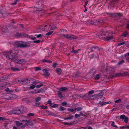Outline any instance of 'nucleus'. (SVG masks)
Segmentation results:
<instances>
[{"mask_svg":"<svg viewBox=\"0 0 129 129\" xmlns=\"http://www.w3.org/2000/svg\"><path fill=\"white\" fill-rule=\"evenodd\" d=\"M57 28L56 27H53L51 25L48 24L44 25H41L39 28V31H48L51 30H53Z\"/></svg>","mask_w":129,"mask_h":129,"instance_id":"obj_1","label":"nucleus"},{"mask_svg":"<svg viewBox=\"0 0 129 129\" xmlns=\"http://www.w3.org/2000/svg\"><path fill=\"white\" fill-rule=\"evenodd\" d=\"M22 81L25 84L28 85H31L34 84L36 81L33 78H29L25 79Z\"/></svg>","mask_w":129,"mask_h":129,"instance_id":"obj_2","label":"nucleus"},{"mask_svg":"<svg viewBox=\"0 0 129 129\" xmlns=\"http://www.w3.org/2000/svg\"><path fill=\"white\" fill-rule=\"evenodd\" d=\"M24 42L22 41H16L14 43V45L17 47L25 48L27 47V45L26 44L23 43Z\"/></svg>","mask_w":129,"mask_h":129,"instance_id":"obj_3","label":"nucleus"},{"mask_svg":"<svg viewBox=\"0 0 129 129\" xmlns=\"http://www.w3.org/2000/svg\"><path fill=\"white\" fill-rule=\"evenodd\" d=\"M16 37L18 38H22L25 37L28 38V35L24 33H17L15 35Z\"/></svg>","mask_w":129,"mask_h":129,"instance_id":"obj_4","label":"nucleus"},{"mask_svg":"<svg viewBox=\"0 0 129 129\" xmlns=\"http://www.w3.org/2000/svg\"><path fill=\"white\" fill-rule=\"evenodd\" d=\"M63 36L66 38L72 40L76 39L78 38L77 36L72 35H63Z\"/></svg>","mask_w":129,"mask_h":129,"instance_id":"obj_5","label":"nucleus"},{"mask_svg":"<svg viewBox=\"0 0 129 129\" xmlns=\"http://www.w3.org/2000/svg\"><path fill=\"white\" fill-rule=\"evenodd\" d=\"M16 108L17 112L16 113L17 114V115L21 113H24L26 110V108L23 107Z\"/></svg>","mask_w":129,"mask_h":129,"instance_id":"obj_6","label":"nucleus"},{"mask_svg":"<svg viewBox=\"0 0 129 129\" xmlns=\"http://www.w3.org/2000/svg\"><path fill=\"white\" fill-rule=\"evenodd\" d=\"M106 14L108 16L113 17L117 16H121V14L120 13H115L112 12H107Z\"/></svg>","mask_w":129,"mask_h":129,"instance_id":"obj_7","label":"nucleus"},{"mask_svg":"<svg viewBox=\"0 0 129 129\" xmlns=\"http://www.w3.org/2000/svg\"><path fill=\"white\" fill-rule=\"evenodd\" d=\"M15 62L16 63L23 64L25 62V60L23 59H16L15 60Z\"/></svg>","mask_w":129,"mask_h":129,"instance_id":"obj_8","label":"nucleus"},{"mask_svg":"<svg viewBox=\"0 0 129 129\" xmlns=\"http://www.w3.org/2000/svg\"><path fill=\"white\" fill-rule=\"evenodd\" d=\"M8 15L7 12L2 10L0 9V18H4L6 17Z\"/></svg>","mask_w":129,"mask_h":129,"instance_id":"obj_9","label":"nucleus"},{"mask_svg":"<svg viewBox=\"0 0 129 129\" xmlns=\"http://www.w3.org/2000/svg\"><path fill=\"white\" fill-rule=\"evenodd\" d=\"M100 50V48L97 46H93L91 47L90 50L91 51V52H92L94 51H98Z\"/></svg>","mask_w":129,"mask_h":129,"instance_id":"obj_10","label":"nucleus"},{"mask_svg":"<svg viewBox=\"0 0 129 129\" xmlns=\"http://www.w3.org/2000/svg\"><path fill=\"white\" fill-rule=\"evenodd\" d=\"M16 108L13 109L12 110L9 111L7 112V114L9 115H11L13 114H17L16 113L17 112Z\"/></svg>","mask_w":129,"mask_h":129,"instance_id":"obj_11","label":"nucleus"},{"mask_svg":"<svg viewBox=\"0 0 129 129\" xmlns=\"http://www.w3.org/2000/svg\"><path fill=\"white\" fill-rule=\"evenodd\" d=\"M17 53L16 52H14L12 53V54H11V56H10L9 57L10 58V59L11 60L13 59L14 58H15L17 57Z\"/></svg>","mask_w":129,"mask_h":129,"instance_id":"obj_12","label":"nucleus"},{"mask_svg":"<svg viewBox=\"0 0 129 129\" xmlns=\"http://www.w3.org/2000/svg\"><path fill=\"white\" fill-rule=\"evenodd\" d=\"M114 37L112 36H108L104 37V39L106 41H109L114 39Z\"/></svg>","mask_w":129,"mask_h":129,"instance_id":"obj_13","label":"nucleus"},{"mask_svg":"<svg viewBox=\"0 0 129 129\" xmlns=\"http://www.w3.org/2000/svg\"><path fill=\"white\" fill-rule=\"evenodd\" d=\"M94 92V90H91L90 91H89L88 93L84 95V96L86 97V98L88 99H89V97H88V96H89V95H90L92 94Z\"/></svg>","mask_w":129,"mask_h":129,"instance_id":"obj_14","label":"nucleus"},{"mask_svg":"<svg viewBox=\"0 0 129 129\" xmlns=\"http://www.w3.org/2000/svg\"><path fill=\"white\" fill-rule=\"evenodd\" d=\"M105 20L103 19H98L96 20V22L97 24H99L102 23H103L105 22Z\"/></svg>","mask_w":129,"mask_h":129,"instance_id":"obj_15","label":"nucleus"},{"mask_svg":"<svg viewBox=\"0 0 129 129\" xmlns=\"http://www.w3.org/2000/svg\"><path fill=\"white\" fill-rule=\"evenodd\" d=\"M14 52V50H12L10 51L9 52H8L7 53L6 55V57L7 58L10 59V58L9 57L10 56H11V54L12 53Z\"/></svg>","mask_w":129,"mask_h":129,"instance_id":"obj_16","label":"nucleus"},{"mask_svg":"<svg viewBox=\"0 0 129 129\" xmlns=\"http://www.w3.org/2000/svg\"><path fill=\"white\" fill-rule=\"evenodd\" d=\"M16 124L18 127L21 126L22 128H24L25 127V125H23L22 123H20L18 121L16 122Z\"/></svg>","mask_w":129,"mask_h":129,"instance_id":"obj_17","label":"nucleus"},{"mask_svg":"<svg viewBox=\"0 0 129 129\" xmlns=\"http://www.w3.org/2000/svg\"><path fill=\"white\" fill-rule=\"evenodd\" d=\"M17 97V95L15 94H11L9 96L8 99L13 100Z\"/></svg>","mask_w":129,"mask_h":129,"instance_id":"obj_18","label":"nucleus"},{"mask_svg":"<svg viewBox=\"0 0 129 129\" xmlns=\"http://www.w3.org/2000/svg\"><path fill=\"white\" fill-rule=\"evenodd\" d=\"M10 86V84H8L7 83L4 84H2L0 85V87H1V88L2 89H3L5 88H6L7 86Z\"/></svg>","mask_w":129,"mask_h":129,"instance_id":"obj_19","label":"nucleus"},{"mask_svg":"<svg viewBox=\"0 0 129 129\" xmlns=\"http://www.w3.org/2000/svg\"><path fill=\"white\" fill-rule=\"evenodd\" d=\"M67 110L69 111L70 113L72 112L73 113H75L76 112L75 111V109L74 108H68L67 109Z\"/></svg>","mask_w":129,"mask_h":129,"instance_id":"obj_20","label":"nucleus"},{"mask_svg":"<svg viewBox=\"0 0 129 129\" xmlns=\"http://www.w3.org/2000/svg\"><path fill=\"white\" fill-rule=\"evenodd\" d=\"M1 30L3 32L5 33L8 31V29L7 27L5 26H2Z\"/></svg>","mask_w":129,"mask_h":129,"instance_id":"obj_21","label":"nucleus"},{"mask_svg":"<svg viewBox=\"0 0 129 129\" xmlns=\"http://www.w3.org/2000/svg\"><path fill=\"white\" fill-rule=\"evenodd\" d=\"M106 70L108 72L111 73L114 71V69L111 67H109L107 68Z\"/></svg>","mask_w":129,"mask_h":129,"instance_id":"obj_22","label":"nucleus"},{"mask_svg":"<svg viewBox=\"0 0 129 129\" xmlns=\"http://www.w3.org/2000/svg\"><path fill=\"white\" fill-rule=\"evenodd\" d=\"M55 71L58 75H60L62 72L60 68H57L55 70Z\"/></svg>","mask_w":129,"mask_h":129,"instance_id":"obj_23","label":"nucleus"},{"mask_svg":"<svg viewBox=\"0 0 129 129\" xmlns=\"http://www.w3.org/2000/svg\"><path fill=\"white\" fill-rule=\"evenodd\" d=\"M22 119L21 120L23 121H26L27 122H29L25 116H23L22 117Z\"/></svg>","mask_w":129,"mask_h":129,"instance_id":"obj_24","label":"nucleus"},{"mask_svg":"<svg viewBox=\"0 0 129 129\" xmlns=\"http://www.w3.org/2000/svg\"><path fill=\"white\" fill-rule=\"evenodd\" d=\"M58 95L60 99L62 98L63 97V95L61 91H59L57 92Z\"/></svg>","mask_w":129,"mask_h":129,"instance_id":"obj_25","label":"nucleus"},{"mask_svg":"<svg viewBox=\"0 0 129 129\" xmlns=\"http://www.w3.org/2000/svg\"><path fill=\"white\" fill-rule=\"evenodd\" d=\"M74 116H73L70 115L69 117H67L64 118V119L66 120L68 119H71L73 118Z\"/></svg>","mask_w":129,"mask_h":129,"instance_id":"obj_26","label":"nucleus"},{"mask_svg":"<svg viewBox=\"0 0 129 129\" xmlns=\"http://www.w3.org/2000/svg\"><path fill=\"white\" fill-rule=\"evenodd\" d=\"M68 90V88L66 87H61L60 88L59 91H61L67 90Z\"/></svg>","mask_w":129,"mask_h":129,"instance_id":"obj_27","label":"nucleus"},{"mask_svg":"<svg viewBox=\"0 0 129 129\" xmlns=\"http://www.w3.org/2000/svg\"><path fill=\"white\" fill-rule=\"evenodd\" d=\"M11 69L12 70L14 71H18L20 70L19 69L14 67H11Z\"/></svg>","mask_w":129,"mask_h":129,"instance_id":"obj_28","label":"nucleus"},{"mask_svg":"<svg viewBox=\"0 0 129 129\" xmlns=\"http://www.w3.org/2000/svg\"><path fill=\"white\" fill-rule=\"evenodd\" d=\"M125 62L123 60L120 61L118 62V63L117 65V66H120L122 65Z\"/></svg>","mask_w":129,"mask_h":129,"instance_id":"obj_29","label":"nucleus"},{"mask_svg":"<svg viewBox=\"0 0 129 129\" xmlns=\"http://www.w3.org/2000/svg\"><path fill=\"white\" fill-rule=\"evenodd\" d=\"M95 71L94 70H91L90 71V72L89 73V75H91V77H92L94 75V74H95Z\"/></svg>","mask_w":129,"mask_h":129,"instance_id":"obj_30","label":"nucleus"},{"mask_svg":"<svg viewBox=\"0 0 129 129\" xmlns=\"http://www.w3.org/2000/svg\"><path fill=\"white\" fill-rule=\"evenodd\" d=\"M100 76L101 75L99 74H97L94 78L95 80H98L99 79Z\"/></svg>","mask_w":129,"mask_h":129,"instance_id":"obj_31","label":"nucleus"},{"mask_svg":"<svg viewBox=\"0 0 129 129\" xmlns=\"http://www.w3.org/2000/svg\"><path fill=\"white\" fill-rule=\"evenodd\" d=\"M128 35L129 33H127L126 31L124 32V33H123L122 34V36L124 37H126L127 35Z\"/></svg>","mask_w":129,"mask_h":129,"instance_id":"obj_32","label":"nucleus"},{"mask_svg":"<svg viewBox=\"0 0 129 129\" xmlns=\"http://www.w3.org/2000/svg\"><path fill=\"white\" fill-rule=\"evenodd\" d=\"M75 111L77 110V111H80L83 109V108L82 107H79L75 108Z\"/></svg>","mask_w":129,"mask_h":129,"instance_id":"obj_33","label":"nucleus"},{"mask_svg":"<svg viewBox=\"0 0 129 129\" xmlns=\"http://www.w3.org/2000/svg\"><path fill=\"white\" fill-rule=\"evenodd\" d=\"M66 109V108H64L62 106H60L59 109V110L60 111H64V110H65Z\"/></svg>","mask_w":129,"mask_h":129,"instance_id":"obj_34","label":"nucleus"},{"mask_svg":"<svg viewBox=\"0 0 129 129\" xmlns=\"http://www.w3.org/2000/svg\"><path fill=\"white\" fill-rule=\"evenodd\" d=\"M26 116V118L29 122L31 119V117H30L29 116H28L27 115V114L26 116Z\"/></svg>","mask_w":129,"mask_h":129,"instance_id":"obj_35","label":"nucleus"},{"mask_svg":"<svg viewBox=\"0 0 129 129\" xmlns=\"http://www.w3.org/2000/svg\"><path fill=\"white\" fill-rule=\"evenodd\" d=\"M126 44H126V42L125 41H124V42H122V43H121L119 44L118 45V46H121V45H123L124 44H126Z\"/></svg>","mask_w":129,"mask_h":129,"instance_id":"obj_36","label":"nucleus"},{"mask_svg":"<svg viewBox=\"0 0 129 129\" xmlns=\"http://www.w3.org/2000/svg\"><path fill=\"white\" fill-rule=\"evenodd\" d=\"M41 100V98L40 97H37L35 100V102H39Z\"/></svg>","mask_w":129,"mask_h":129,"instance_id":"obj_37","label":"nucleus"},{"mask_svg":"<svg viewBox=\"0 0 129 129\" xmlns=\"http://www.w3.org/2000/svg\"><path fill=\"white\" fill-rule=\"evenodd\" d=\"M125 118L124 119V122L126 123H127L128 122V117L126 116Z\"/></svg>","mask_w":129,"mask_h":129,"instance_id":"obj_38","label":"nucleus"},{"mask_svg":"<svg viewBox=\"0 0 129 129\" xmlns=\"http://www.w3.org/2000/svg\"><path fill=\"white\" fill-rule=\"evenodd\" d=\"M53 33V31H49L48 32L46 33V35L47 36H49V35H50L52 34Z\"/></svg>","mask_w":129,"mask_h":129,"instance_id":"obj_39","label":"nucleus"},{"mask_svg":"<svg viewBox=\"0 0 129 129\" xmlns=\"http://www.w3.org/2000/svg\"><path fill=\"white\" fill-rule=\"evenodd\" d=\"M40 107L42 109H46L48 108L47 106H44L43 105H42Z\"/></svg>","mask_w":129,"mask_h":129,"instance_id":"obj_40","label":"nucleus"},{"mask_svg":"<svg viewBox=\"0 0 129 129\" xmlns=\"http://www.w3.org/2000/svg\"><path fill=\"white\" fill-rule=\"evenodd\" d=\"M27 114V115L28 116H29L30 117L33 116H34V113H28Z\"/></svg>","mask_w":129,"mask_h":129,"instance_id":"obj_41","label":"nucleus"},{"mask_svg":"<svg viewBox=\"0 0 129 129\" xmlns=\"http://www.w3.org/2000/svg\"><path fill=\"white\" fill-rule=\"evenodd\" d=\"M44 74L46 77H48L50 75V74L48 72L44 73Z\"/></svg>","mask_w":129,"mask_h":129,"instance_id":"obj_42","label":"nucleus"},{"mask_svg":"<svg viewBox=\"0 0 129 129\" xmlns=\"http://www.w3.org/2000/svg\"><path fill=\"white\" fill-rule=\"evenodd\" d=\"M41 91V90L39 89L38 90H35L34 91V92L35 93H39Z\"/></svg>","mask_w":129,"mask_h":129,"instance_id":"obj_43","label":"nucleus"},{"mask_svg":"<svg viewBox=\"0 0 129 129\" xmlns=\"http://www.w3.org/2000/svg\"><path fill=\"white\" fill-rule=\"evenodd\" d=\"M62 105V106H67V103L66 101H64L61 103Z\"/></svg>","mask_w":129,"mask_h":129,"instance_id":"obj_44","label":"nucleus"},{"mask_svg":"<svg viewBox=\"0 0 129 129\" xmlns=\"http://www.w3.org/2000/svg\"><path fill=\"white\" fill-rule=\"evenodd\" d=\"M125 116L123 114L120 115V118L121 119L123 120L124 119Z\"/></svg>","mask_w":129,"mask_h":129,"instance_id":"obj_45","label":"nucleus"},{"mask_svg":"<svg viewBox=\"0 0 129 129\" xmlns=\"http://www.w3.org/2000/svg\"><path fill=\"white\" fill-rule=\"evenodd\" d=\"M43 84L42 83H40V85H38L36 86V87L37 88H39L42 86H43Z\"/></svg>","mask_w":129,"mask_h":129,"instance_id":"obj_46","label":"nucleus"},{"mask_svg":"<svg viewBox=\"0 0 129 129\" xmlns=\"http://www.w3.org/2000/svg\"><path fill=\"white\" fill-rule=\"evenodd\" d=\"M57 65V64L56 63H52V66L54 68H55L56 67Z\"/></svg>","mask_w":129,"mask_h":129,"instance_id":"obj_47","label":"nucleus"},{"mask_svg":"<svg viewBox=\"0 0 129 129\" xmlns=\"http://www.w3.org/2000/svg\"><path fill=\"white\" fill-rule=\"evenodd\" d=\"M59 106V105L57 104H54L52 106V108H56L57 107Z\"/></svg>","mask_w":129,"mask_h":129,"instance_id":"obj_48","label":"nucleus"},{"mask_svg":"<svg viewBox=\"0 0 129 129\" xmlns=\"http://www.w3.org/2000/svg\"><path fill=\"white\" fill-rule=\"evenodd\" d=\"M71 53H75V54H77L79 53L78 50H72L71 51Z\"/></svg>","mask_w":129,"mask_h":129,"instance_id":"obj_49","label":"nucleus"},{"mask_svg":"<svg viewBox=\"0 0 129 129\" xmlns=\"http://www.w3.org/2000/svg\"><path fill=\"white\" fill-rule=\"evenodd\" d=\"M96 20H91L90 22L91 24H97L96 22Z\"/></svg>","mask_w":129,"mask_h":129,"instance_id":"obj_50","label":"nucleus"},{"mask_svg":"<svg viewBox=\"0 0 129 129\" xmlns=\"http://www.w3.org/2000/svg\"><path fill=\"white\" fill-rule=\"evenodd\" d=\"M103 92H100L97 94H95V95L97 96H102L103 95Z\"/></svg>","mask_w":129,"mask_h":129,"instance_id":"obj_51","label":"nucleus"},{"mask_svg":"<svg viewBox=\"0 0 129 129\" xmlns=\"http://www.w3.org/2000/svg\"><path fill=\"white\" fill-rule=\"evenodd\" d=\"M41 69L40 67H37L35 68V70L36 71H40Z\"/></svg>","mask_w":129,"mask_h":129,"instance_id":"obj_52","label":"nucleus"},{"mask_svg":"<svg viewBox=\"0 0 129 129\" xmlns=\"http://www.w3.org/2000/svg\"><path fill=\"white\" fill-rule=\"evenodd\" d=\"M95 56V55L94 53L92 54H91V56H90V58L91 59L93 58Z\"/></svg>","mask_w":129,"mask_h":129,"instance_id":"obj_53","label":"nucleus"},{"mask_svg":"<svg viewBox=\"0 0 129 129\" xmlns=\"http://www.w3.org/2000/svg\"><path fill=\"white\" fill-rule=\"evenodd\" d=\"M36 86L35 85H33L30 86L29 88L31 89H32L34 88Z\"/></svg>","mask_w":129,"mask_h":129,"instance_id":"obj_54","label":"nucleus"},{"mask_svg":"<svg viewBox=\"0 0 129 129\" xmlns=\"http://www.w3.org/2000/svg\"><path fill=\"white\" fill-rule=\"evenodd\" d=\"M40 105V103L39 102H36L35 103V106H37L39 107Z\"/></svg>","mask_w":129,"mask_h":129,"instance_id":"obj_55","label":"nucleus"},{"mask_svg":"<svg viewBox=\"0 0 129 129\" xmlns=\"http://www.w3.org/2000/svg\"><path fill=\"white\" fill-rule=\"evenodd\" d=\"M47 103L50 105V106L52 105V101L51 100H48L47 101Z\"/></svg>","mask_w":129,"mask_h":129,"instance_id":"obj_56","label":"nucleus"},{"mask_svg":"<svg viewBox=\"0 0 129 129\" xmlns=\"http://www.w3.org/2000/svg\"><path fill=\"white\" fill-rule=\"evenodd\" d=\"M18 2V1H17V0H15L14 1V2L12 4V5H15L16 4V3Z\"/></svg>","mask_w":129,"mask_h":129,"instance_id":"obj_57","label":"nucleus"},{"mask_svg":"<svg viewBox=\"0 0 129 129\" xmlns=\"http://www.w3.org/2000/svg\"><path fill=\"white\" fill-rule=\"evenodd\" d=\"M35 36L37 37L38 38H39L42 36L41 34H39L38 35H35Z\"/></svg>","mask_w":129,"mask_h":129,"instance_id":"obj_58","label":"nucleus"},{"mask_svg":"<svg viewBox=\"0 0 129 129\" xmlns=\"http://www.w3.org/2000/svg\"><path fill=\"white\" fill-rule=\"evenodd\" d=\"M80 117V115H79V114H76L75 115V118H78L79 117Z\"/></svg>","mask_w":129,"mask_h":129,"instance_id":"obj_59","label":"nucleus"},{"mask_svg":"<svg viewBox=\"0 0 129 129\" xmlns=\"http://www.w3.org/2000/svg\"><path fill=\"white\" fill-rule=\"evenodd\" d=\"M116 75L117 76L119 77L121 76H122V75L121 73H117L116 74Z\"/></svg>","mask_w":129,"mask_h":129,"instance_id":"obj_60","label":"nucleus"},{"mask_svg":"<svg viewBox=\"0 0 129 129\" xmlns=\"http://www.w3.org/2000/svg\"><path fill=\"white\" fill-rule=\"evenodd\" d=\"M60 30V31H61V32H66L67 31V30H66L65 29H61Z\"/></svg>","mask_w":129,"mask_h":129,"instance_id":"obj_61","label":"nucleus"},{"mask_svg":"<svg viewBox=\"0 0 129 129\" xmlns=\"http://www.w3.org/2000/svg\"><path fill=\"white\" fill-rule=\"evenodd\" d=\"M40 42V40H35L33 42L34 43H39Z\"/></svg>","mask_w":129,"mask_h":129,"instance_id":"obj_62","label":"nucleus"},{"mask_svg":"<svg viewBox=\"0 0 129 129\" xmlns=\"http://www.w3.org/2000/svg\"><path fill=\"white\" fill-rule=\"evenodd\" d=\"M121 101L120 99H118L117 100L115 101L114 102L115 103H118L120 102Z\"/></svg>","mask_w":129,"mask_h":129,"instance_id":"obj_63","label":"nucleus"},{"mask_svg":"<svg viewBox=\"0 0 129 129\" xmlns=\"http://www.w3.org/2000/svg\"><path fill=\"white\" fill-rule=\"evenodd\" d=\"M126 29H129V24L127 23V24L126 26Z\"/></svg>","mask_w":129,"mask_h":129,"instance_id":"obj_64","label":"nucleus"}]
</instances>
